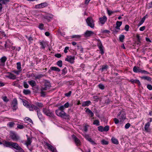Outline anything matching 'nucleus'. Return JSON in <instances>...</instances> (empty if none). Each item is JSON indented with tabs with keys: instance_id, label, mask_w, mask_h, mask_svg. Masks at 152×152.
Returning <instances> with one entry per match:
<instances>
[{
	"instance_id": "nucleus-1",
	"label": "nucleus",
	"mask_w": 152,
	"mask_h": 152,
	"mask_svg": "<svg viewBox=\"0 0 152 152\" xmlns=\"http://www.w3.org/2000/svg\"><path fill=\"white\" fill-rule=\"evenodd\" d=\"M117 118L121 122L123 121L126 119L125 113L124 111H122L118 113L117 116Z\"/></svg>"
},
{
	"instance_id": "nucleus-2",
	"label": "nucleus",
	"mask_w": 152,
	"mask_h": 152,
	"mask_svg": "<svg viewBox=\"0 0 152 152\" xmlns=\"http://www.w3.org/2000/svg\"><path fill=\"white\" fill-rule=\"evenodd\" d=\"M86 22L88 26L92 28H94V21L92 17H88L86 19Z\"/></svg>"
},
{
	"instance_id": "nucleus-3",
	"label": "nucleus",
	"mask_w": 152,
	"mask_h": 152,
	"mask_svg": "<svg viewBox=\"0 0 152 152\" xmlns=\"http://www.w3.org/2000/svg\"><path fill=\"white\" fill-rule=\"evenodd\" d=\"M11 148L15 149L16 152H24L23 149L18 144L15 142H13Z\"/></svg>"
},
{
	"instance_id": "nucleus-4",
	"label": "nucleus",
	"mask_w": 152,
	"mask_h": 152,
	"mask_svg": "<svg viewBox=\"0 0 152 152\" xmlns=\"http://www.w3.org/2000/svg\"><path fill=\"white\" fill-rule=\"evenodd\" d=\"M56 113L58 116L63 118H66L69 116L64 111L57 110L56 111Z\"/></svg>"
},
{
	"instance_id": "nucleus-5",
	"label": "nucleus",
	"mask_w": 152,
	"mask_h": 152,
	"mask_svg": "<svg viewBox=\"0 0 152 152\" xmlns=\"http://www.w3.org/2000/svg\"><path fill=\"white\" fill-rule=\"evenodd\" d=\"M43 112L47 116L54 118V115L53 113L49 109L44 108L43 109Z\"/></svg>"
},
{
	"instance_id": "nucleus-6",
	"label": "nucleus",
	"mask_w": 152,
	"mask_h": 152,
	"mask_svg": "<svg viewBox=\"0 0 152 152\" xmlns=\"http://www.w3.org/2000/svg\"><path fill=\"white\" fill-rule=\"evenodd\" d=\"M10 137L13 141H18L20 139V137L16 133L12 132L10 133Z\"/></svg>"
},
{
	"instance_id": "nucleus-7",
	"label": "nucleus",
	"mask_w": 152,
	"mask_h": 152,
	"mask_svg": "<svg viewBox=\"0 0 152 152\" xmlns=\"http://www.w3.org/2000/svg\"><path fill=\"white\" fill-rule=\"evenodd\" d=\"M18 102L16 99H14L11 104V107L13 111H16L18 108Z\"/></svg>"
},
{
	"instance_id": "nucleus-8",
	"label": "nucleus",
	"mask_w": 152,
	"mask_h": 152,
	"mask_svg": "<svg viewBox=\"0 0 152 152\" xmlns=\"http://www.w3.org/2000/svg\"><path fill=\"white\" fill-rule=\"evenodd\" d=\"M34 110L37 112V115L39 118L42 121L43 120L42 115L40 112V110L37 106H36L33 110V111Z\"/></svg>"
},
{
	"instance_id": "nucleus-9",
	"label": "nucleus",
	"mask_w": 152,
	"mask_h": 152,
	"mask_svg": "<svg viewBox=\"0 0 152 152\" xmlns=\"http://www.w3.org/2000/svg\"><path fill=\"white\" fill-rule=\"evenodd\" d=\"M97 46L99 48L100 51V53L102 55L104 53V47L102 45V43L101 41L99 39H98L97 40Z\"/></svg>"
},
{
	"instance_id": "nucleus-10",
	"label": "nucleus",
	"mask_w": 152,
	"mask_h": 152,
	"mask_svg": "<svg viewBox=\"0 0 152 152\" xmlns=\"http://www.w3.org/2000/svg\"><path fill=\"white\" fill-rule=\"evenodd\" d=\"M23 104L24 106L28 108L29 110L31 111H33V109L36 106L34 104H28V102L25 101L23 102Z\"/></svg>"
},
{
	"instance_id": "nucleus-11",
	"label": "nucleus",
	"mask_w": 152,
	"mask_h": 152,
	"mask_svg": "<svg viewBox=\"0 0 152 152\" xmlns=\"http://www.w3.org/2000/svg\"><path fill=\"white\" fill-rule=\"evenodd\" d=\"M51 87L50 83L48 81L46 82L45 83L44 86L42 87L41 90L43 91L48 90Z\"/></svg>"
},
{
	"instance_id": "nucleus-12",
	"label": "nucleus",
	"mask_w": 152,
	"mask_h": 152,
	"mask_svg": "<svg viewBox=\"0 0 152 152\" xmlns=\"http://www.w3.org/2000/svg\"><path fill=\"white\" fill-rule=\"evenodd\" d=\"M75 59V57L72 56H67L66 58H65V60L66 61H68V62L73 64L74 62V60Z\"/></svg>"
},
{
	"instance_id": "nucleus-13",
	"label": "nucleus",
	"mask_w": 152,
	"mask_h": 152,
	"mask_svg": "<svg viewBox=\"0 0 152 152\" xmlns=\"http://www.w3.org/2000/svg\"><path fill=\"white\" fill-rule=\"evenodd\" d=\"M13 143V142H9L5 140L3 141V144L4 146L5 147L11 148Z\"/></svg>"
},
{
	"instance_id": "nucleus-14",
	"label": "nucleus",
	"mask_w": 152,
	"mask_h": 152,
	"mask_svg": "<svg viewBox=\"0 0 152 152\" xmlns=\"http://www.w3.org/2000/svg\"><path fill=\"white\" fill-rule=\"evenodd\" d=\"M48 6V4L47 3L45 2L36 5L35 6V8L37 9L42 8L45 7H47Z\"/></svg>"
},
{
	"instance_id": "nucleus-15",
	"label": "nucleus",
	"mask_w": 152,
	"mask_h": 152,
	"mask_svg": "<svg viewBox=\"0 0 152 152\" xmlns=\"http://www.w3.org/2000/svg\"><path fill=\"white\" fill-rule=\"evenodd\" d=\"M7 59V58L5 56H4L1 57L0 59V66H4Z\"/></svg>"
},
{
	"instance_id": "nucleus-16",
	"label": "nucleus",
	"mask_w": 152,
	"mask_h": 152,
	"mask_svg": "<svg viewBox=\"0 0 152 152\" xmlns=\"http://www.w3.org/2000/svg\"><path fill=\"white\" fill-rule=\"evenodd\" d=\"M94 34V32L91 31L87 30L84 33V35L85 37H90Z\"/></svg>"
},
{
	"instance_id": "nucleus-17",
	"label": "nucleus",
	"mask_w": 152,
	"mask_h": 152,
	"mask_svg": "<svg viewBox=\"0 0 152 152\" xmlns=\"http://www.w3.org/2000/svg\"><path fill=\"white\" fill-rule=\"evenodd\" d=\"M53 17L52 14H48L44 16V18L46 19L48 22L50 21L51 19H52Z\"/></svg>"
},
{
	"instance_id": "nucleus-18",
	"label": "nucleus",
	"mask_w": 152,
	"mask_h": 152,
	"mask_svg": "<svg viewBox=\"0 0 152 152\" xmlns=\"http://www.w3.org/2000/svg\"><path fill=\"white\" fill-rule=\"evenodd\" d=\"M45 145L48 148L51 150L52 151L54 152L56 150V149L50 144L46 142L45 143Z\"/></svg>"
},
{
	"instance_id": "nucleus-19",
	"label": "nucleus",
	"mask_w": 152,
	"mask_h": 152,
	"mask_svg": "<svg viewBox=\"0 0 152 152\" xmlns=\"http://www.w3.org/2000/svg\"><path fill=\"white\" fill-rule=\"evenodd\" d=\"M72 137L74 139L75 144L77 145H80V142L79 140L76 137L75 135H73Z\"/></svg>"
},
{
	"instance_id": "nucleus-20",
	"label": "nucleus",
	"mask_w": 152,
	"mask_h": 152,
	"mask_svg": "<svg viewBox=\"0 0 152 152\" xmlns=\"http://www.w3.org/2000/svg\"><path fill=\"white\" fill-rule=\"evenodd\" d=\"M6 77L12 80L15 79L16 77L15 75L10 72L8 73V74L6 75Z\"/></svg>"
},
{
	"instance_id": "nucleus-21",
	"label": "nucleus",
	"mask_w": 152,
	"mask_h": 152,
	"mask_svg": "<svg viewBox=\"0 0 152 152\" xmlns=\"http://www.w3.org/2000/svg\"><path fill=\"white\" fill-rule=\"evenodd\" d=\"M27 137V140L26 141V142L25 143V144L26 145L27 147L28 148V146L30 145L31 143V138L28 137L27 135H26Z\"/></svg>"
},
{
	"instance_id": "nucleus-22",
	"label": "nucleus",
	"mask_w": 152,
	"mask_h": 152,
	"mask_svg": "<svg viewBox=\"0 0 152 152\" xmlns=\"http://www.w3.org/2000/svg\"><path fill=\"white\" fill-rule=\"evenodd\" d=\"M107 18L105 16H104L100 18H99V20L102 25L104 24L106 21H107Z\"/></svg>"
},
{
	"instance_id": "nucleus-23",
	"label": "nucleus",
	"mask_w": 152,
	"mask_h": 152,
	"mask_svg": "<svg viewBox=\"0 0 152 152\" xmlns=\"http://www.w3.org/2000/svg\"><path fill=\"white\" fill-rule=\"evenodd\" d=\"M141 69L140 67L136 66H134L133 69V71L135 73H140L141 71Z\"/></svg>"
},
{
	"instance_id": "nucleus-24",
	"label": "nucleus",
	"mask_w": 152,
	"mask_h": 152,
	"mask_svg": "<svg viewBox=\"0 0 152 152\" xmlns=\"http://www.w3.org/2000/svg\"><path fill=\"white\" fill-rule=\"evenodd\" d=\"M91 103V102L89 100L83 102L82 103V106L83 107L88 106L90 105Z\"/></svg>"
},
{
	"instance_id": "nucleus-25",
	"label": "nucleus",
	"mask_w": 152,
	"mask_h": 152,
	"mask_svg": "<svg viewBox=\"0 0 152 152\" xmlns=\"http://www.w3.org/2000/svg\"><path fill=\"white\" fill-rule=\"evenodd\" d=\"M86 110L85 111L86 113H87L89 115V116L91 117H92L94 116V113L90 110L88 108H86Z\"/></svg>"
},
{
	"instance_id": "nucleus-26",
	"label": "nucleus",
	"mask_w": 152,
	"mask_h": 152,
	"mask_svg": "<svg viewBox=\"0 0 152 152\" xmlns=\"http://www.w3.org/2000/svg\"><path fill=\"white\" fill-rule=\"evenodd\" d=\"M148 17L147 15H145L142 19L140 21V23L138 24V26H140L144 22L145 19L147 18Z\"/></svg>"
},
{
	"instance_id": "nucleus-27",
	"label": "nucleus",
	"mask_w": 152,
	"mask_h": 152,
	"mask_svg": "<svg viewBox=\"0 0 152 152\" xmlns=\"http://www.w3.org/2000/svg\"><path fill=\"white\" fill-rule=\"evenodd\" d=\"M150 125V123L149 122H148L145 124L144 127V129L146 132H148L149 131V128Z\"/></svg>"
},
{
	"instance_id": "nucleus-28",
	"label": "nucleus",
	"mask_w": 152,
	"mask_h": 152,
	"mask_svg": "<svg viewBox=\"0 0 152 152\" xmlns=\"http://www.w3.org/2000/svg\"><path fill=\"white\" fill-rule=\"evenodd\" d=\"M129 82H130L132 83H135L139 85H141L140 82L138 80H134L133 79H131L129 81Z\"/></svg>"
},
{
	"instance_id": "nucleus-29",
	"label": "nucleus",
	"mask_w": 152,
	"mask_h": 152,
	"mask_svg": "<svg viewBox=\"0 0 152 152\" xmlns=\"http://www.w3.org/2000/svg\"><path fill=\"white\" fill-rule=\"evenodd\" d=\"M29 84L32 87H34L36 85V83L35 81L33 80H31L28 81Z\"/></svg>"
},
{
	"instance_id": "nucleus-30",
	"label": "nucleus",
	"mask_w": 152,
	"mask_h": 152,
	"mask_svg": "<svg viewBox=\"0 0 152 152\" xmlns=\"http://www.w3.org/2000/svg\"><path fill=\"white\" fill-rule=\"evenodd\" d=\"M111 141L113 143V144H118V140L115 138L114 137H113L111 138Z\"/></svg>"
},
{
	"instance_id": "nucleus-31",
	"label": "nucleus",
	"mask_w": 152,
	"mask_h": 152,
	"mask_svg": "<svg viewBox=\"0 0 152 152\" xmlns=\"http://www.w3.org/2000/svg\"><path fill=\"white\" fill-rule=\"evenodd\" d=\"M50 69L52 70L57 72H59L60 71V69L59 68L55 66L51 67Z\"/></svg>"
},
{
	"instance_id": "nucleus-32",
	"label": "nucleus",
	"mask_w": 152,
	"mask_h": 152,
	"mask_svg": "<svg viewBox=\"0 0 152 152\" xmlns=\"http://www.w3.org/2000/svg\"><path fill=\"white\" fill-rule=\"evenodd\" d=\"M23 93L25 95H27L30 94L31 92L28 89H24Z\"/></svg>"
},
{
	"instance_id": "nucleus-33",
	"label": "nucleus",
	"mask_w": 152,
	"mask_h": 152,
	"mask_svg": "<svg viewBox=\"0 0 152 152\" xmlns=\"http://www.w3.org/2000/svg\"><path fill=\"white\" fill-rule=\"evenodd\" d=\"M142 79L145 80H147L148 81H151V78L148 76H142L141 77Z\"/></svg>"
},
{
	"instance_id": "nucleus-34",
	"label": "nucleus",
	"mask_w": 152,
	"mask_h": 152,
	"mask_svg": "<svg viewBox=\"0 0 152 152\" xmlns=\"http://www.w3.org/2000/svg\"><path fill=\"white\" fill-rule=\"evenodd\" d=\"M125 38V36L124 35H120L119 37V39L120 41L121 42H123L124 41V40Z\"/></svg>"
},
{
	"instance_id": "nucleus-35",
	"label": "nucleus",
	"mask_w": 152,
	"mask_h": 152,
	"mask_svg": "<svg viewBox=\"0 0 152 152\" xmlns=\"http://www.w3.org/2000/svg\"><path fill=\"white\" fill-rule=\"evenodd\" d=\"M41 48H42L44 49L45 48V42H40Z\"/></svg>"
},
{
	"instance_id": "nucleus-36",
	"label": "nucleus",
	"mask_w": 152,
	"mask_h": 152,
	"mask_svg": "<svg viewBox=\"0 0 152 152\" xmlns=\"http://www.w3.org/2000/svg\"><path fill=\"white\" fill-rule=\"evenodd\" d=\"M25 121H27V123H32V120L29 118L28 117H26L25 118Z\"/></svg>"
},
{
	"instance_id": "nucleus-37",
	"label": "nucleus",
	"mask_w": 152,
	"mask_h": 152,
	"mask_svg": "<svg viewBox=\"0 0 152 152\" xmlns=\"http://www.w3.org/2000/svg\"><path fill=\"white\" fill-rule=\"evenodd\" d=\"M9 1V0H0V3L2 4H6Z\"/></svg>"
},
{
	"instance_id": "nucleus-38",
	"label": "nucleus",
	"mask_w": 152,
	"mask_h": 152,
	"mask_svg": "<svg viewBox=\"0 0 152 152\" xmlns=\"http://www.w3.org/2000/svg\"><path fill=\"white\" fill-rule=\"evenodd\" d=\"M99 88L101 90H103L104 89L105 86L102 83H100L98 85Z\"/></svg>"
},
{
	"instance_id": "nucleus-39",
	"label": "nucleus",
	"mask_w": 152,
	"mask_h": 152,
	"mask_svg": "<svg viewBox=\"0 0 152 152\" xmlns=\"http://www.w3.org/2000/svg\"><path fill=\"white\" fill-rule=\"evenodd\" d=\"M93 124L98 126L99 125V121L98 120H96L94 121Z\"/></svg>"
},
{
	"instance_id": "nucleus-40",
	"label": "nucleus",
	"mask_w": 152,
	"mask_h": 152,
	"mask_svg": "<svg viewBox=\"0 0 152 152\" xmlns=\"http://www.w3.org/2000/svg\"><path fill=\"white\" fill-rule=\"evenodd\" d=\"M81 37V36L80 35H72L71 37L72 38H75L76 39H79Z\"/></svg>"
},
{
	"instance_id": "nucleus-41",
	"label": "nucleus",
	"mask_w": 152,
	"mask_h": 152,
	"mask_svg": "<svg viewBox=\"0 0 152 152\" xmlns=\"http://www.w3.org/2000/svg\"><path fill=\"white\" fill-rule=\"evenodd\" d=\"M43 76V75L40 74L35 76V79H39L40 78L42 77Z\"/></svg>"
},
{
	"instance_id": "nucleus-42",
	"label": "nucleus",
	"mask_w": 152,
	"mask_h": 152,
	"mask_svg": "<svg viewBox=\"0 0 152 152\" xmlns=\"http://www.w3.org/2000/svg\"><path fill=\"white\" fill-rule=\"evenodd\" d=\"M17 69L19 70H20V69H21V63L20 62L17 63Z\"/></svg>"
},
{
	"instance_id": "nucleus-43",
	"label": "nucleus",
	"mask_w": 152,
	"mask_h": 152,
	"mask_svg": "<svg viewBox=\"0 0 152 152\" xmlns=\"http://www.w3.org/2000/svg\"><path fill=\"white\" fill-rule=\"evenodd\" d=\"M77 49L80 50L81 53H83V48L81 46L78 45H77Z\"/></svg>"
},
{
	"instance_id": "nucleus-44",
	"label": "nucleus",
	"mask_w": 152,
	"mask_h": 152,
	"mask_svg": "<svg viewBox=\"0 0 152 152\" xmlns=\"http://www.w3.org/2000/svg\"><path fill=\"white\" fill-rule=\"evenodd\" d=\"M57 65L59 67H61L62 65V61L61 60L58 61L57 63Z\"/></svg>"
},
{
	"instance_id": "nucleus-45",
	"label": "nucleus",
	"mask_w": 152,
	"mask_h": 152,
	"mask_svg": "<svg viewBox=\"0 0 152 152\" xmlns=\"http://www.w3.org/2000/svg\"><path fill=\"white\" fill-rule=\"evenodd\" d=\"M99 131L103 132H104V128L102 126H100L98 127Z\"/></svg>"
},
{
	"instance_id": "nucleus-46",
	"label": "nucleus",
	"mask_w": 152,
	"mask_h": 152,
	"mask_svg": "<svg viewBox=\"0 0 152 152\" xmlns=\"http://www.w3.org/2000/svg\"><path fill=\"white\" fill-rule=\"evenodd\" d=\"M140 73H141L142 74H149V73L147 71L145 70H142V69L141 70V71H140Z\"/></svg>"
},
{
	"instance_id": "nucleus-47",
	"label": "nucleus",
	"mask_w": 152,
	"mask_h": 152,
	"mask_svg": "<svg viewBox=\"0 0 152 152\" xmlns=\"http://www.w3.org/2000/svg\"><path fill=\"white\" fill-rule=\"evenodd\" d=\"M109 129V126H106L104 128V132L108 131Z\"/></svg>"
},
{
	"instance_id": "nucleus-48",
	"label": "nucleus",
	"mask_w": 152,
	"mask_h": 152,
	"mask_svg": "<svg viewBox=\"0 0 152 152\" xmlns=\"http://www.w3.org/2000/svg\"><path fill=\"white\" fill-rule=\"evenodd\" d=\"M108 68V66L107 65H103L102 66L101 70L102 71H104L105 69H106Z\"/></svg>"
},
{
	"instance_id": "nucleus-49",
	"label": "nucleus",
	"mask_w": 152,
	"mask_h": 152,
	"mask_svg": "<svg viewBox=\"0 0 152 152\" xmlns=\"http://www.w3.org/2000/svg\"><path fill=\"white\" fill-rule=\"evenodd\" d=\"M2 99L4 102H7L9 101V99H7V97L6 96L3 97Z\"/></svg>"
},
{
	"instance_id": "nucleus-50",
	"label": "nucleus",
	"mask_w": 152,
	"mask_h": 152,
	"mask_svg": "<svg viewBox=\"0 0 152 152\" xmlns=\"http://www.w3.org/2000/svg\"><path fill=\"white\" fill-rule=\"evenodd\" d=\"M36 105L38 106L39 107L41 108L43 107V104L37 102L36 103Z\"/></svg>"
},
{
	"instance_id": "nucleus-51",
	"label": "nucleus",
	"mask_w": 152,
	"mask_h": 152,
	"mask_svg": "<svg viewBox=\"0 0 152 152\" xmlns=\"http://www.w3.org/2000/svg\"><path fill=\"white\" fill-rule=\"evenodd\" d=\"M23 86L25 88H28L29 87L28 85V84L27 82L25 81L23 82Z\"/></svg>"
},
{
	"instance_id": "nucleus-52",
	"label": "nucleus",
	"mask_w": 152,
	"mask_h": 152,
	"mask_svg": "<svg viewBox=\"0 0 152 152\" xmlns=\"http://www.w3.org/2000/svg\"><path fill=\"white\" fill-rule=\"evenodd\" d=\"M101 143L102 144L104 145H106L108 144V142L107 141L104 140H102L101 141Z\"/></svg>"
},
{
	"instance_id": "nucleus-53",
	"label": "nucleus",
	"mask_w": 152,
	"mask_h": 152,
	"mask_svg": "<svg viewBox=\"0 0 152 152\" xmlns=\"http://www.w3.org/2000/svg\"><path fill=\"white\" fill-rule=\"evenodd\" d=\"M14 124L15 123L14 122H11L9 123L8 124V126L10 127H12L13 126Z\"/></svg>"
},
{
	"instance_id": "nucleus-54",
	"label": "nucleus",
	"mask_w": 152,
	"mask_h": 152,
	"mask_svg": "<svg viewBox=\"0 0 152 152\" xmlns=\"http://www.w3.org/2000/svg\"><path fill=\"white\" fill-rule=\"evenodd\" d=\"M62 74L65 75L67 72V71L66 70V68L65 67L64 69H63L62 70Z\"/></svg>"
},
{
	"instance_id": "nucleus-55",
	"label": "nucleus",
	"mask_w": 152,
	"mask_h": 152,
	"mask_svg": "<svg viewBox=\"0 0 152 152\" xmlns=\"http://www.w3.org/2000/svg\"><path fill=\"white\" fill-rule=\"evenodd\" d=\"M71 93L72 91H70L68 93L65 94V95L67 97H69L71 95Z\"/></svg>"
},
{
	"instance_id": "nucleus-56",
	"label": "nucleus",
	"mask_w": 152,
	"mask_h": 152,
	"mask_svg": "<svg viewBox=\"0 0 152 152\" xmlns=\"http://www.w3.org/2000/svg\"><path fill=\"white\" fill-rule=\"evenodd\" d=\"M122 24V22L121 21H117L116 23V25L120 27Z\"/></svg>"
},
{
	"instance_id": "nucleus-57",
	"label": "nucleus",
	"mask_w": 152,
	"mask_h": 152,
	"mask_svg": "<svg viewBox=\"0 0 152 152\" xmlns=\"http://www.w3.org/2000/svg\"><path fill=\"white\" fill-rule=\"evenodd\" d=\"M21 71V70H19L18 71H16L15 70H14L12 71V72L17 75H19Z\"/></svg>"
},
{
	"instance_id": "nucleus-58",
	"label": "nucleus",
	"mask_w": 152,
	"mask_h": 152,
	"mask_svg": "<svg viewBox=\"0 0 152 152\" xmlns=\"http://www.w3.org/2000/svg\"><path fill=\"white\" fill-rule=\"evenodd\" d=\"M44 26V25L42 23H41L40 24L39 26V28L41 30H42L43 29V27Z\"/></svg>"
},
{
	"instance_id": "nucleus-59",
	"label": "nucleus",
	"mask_w": 152,
	"mask_h": 152,
	"mask_svg": "<svg viewBox=\"0 0 152 152\" xmlns=\"http://www.w3.org/2000/svg\"><path fill=\"white\" fill-rule=\"evenodd\" d=\"M114 120L115 123L116 124H118L119 122H120L118 118H114Z\"/></svg>"
},
{
	"instance_id": "nucleus-60",
	"label": "nucleus",
	"mask_w": 152,
	"mask_h": 152,
	"mask_svg": "<svg viewBox=\"0 0 152 152\" xmlns=\"http://www.w3.org/2000/svg\"><path fill=\"white\" fill-rule=\"evenodd\" d=\"M17 127L18 129H22L24 128V126L22 125L18 124Z\"/></svg>"
},
{
	"instance_id": "nucleus-61",
	"label": "nucleus",
	"mask_w": 152,
	"mask_h": 152,
	"mask_svg": "<svg viewBox=\"0 0 152 152\" xmlns=\"http://www.w3.org/2000/svg\"><path fill=\"white\" fill-rule=\"evenodd\" d=\"M130 124L129 123H128L125 125V128L126 129H128L130 127Z\"/></svg>"
},
{
	"instance_id": "nucleus-62",
	"label": "nucleus",
	"mask_w": 152,
	"mask_h": 152,
	"mask_svg": "<svg viewBox=\"0 0 152 152\" xmlns=\"http://www.w3.org/2000/svg\"><path fill=\"white\" fill-rule=\"evenodd\" d=\"M147 88L149 90H152V86L150 84H148L147 85Z\"/></svg>"
},
{
	"instance_id": "nucleus-63",
	"label": "nucleus",
	"mask_w": 152,
	"mask_h": 152,
	"mask_svg": "<svg viewBox=\"0 0 152 152\" xmlns=\"http://www.w3.org/2000/svg\"><path fill=\"white\" fill-rule=\"evenodd\" d=\"M129 28V26L128 25H126L124 29L126 31H128Z\"/></svg>"
},
{
	"instance_id": "nucleus-64",
	"label": "nucleus",
	"mask_w": 152,
	"mask_h": 152,
	"mask_svg": "<svg viewBox=\"0 0 152 152\" xmlns=\"http://www.w3.org/2000/svg\"><path fill=\"white\" fill-rule=\"evenodd\" d=\"M65 107L64 106V105L61 106L59 107V110L60 111H63V110L65 108Z\"/></svg>"
}]
</instances>
